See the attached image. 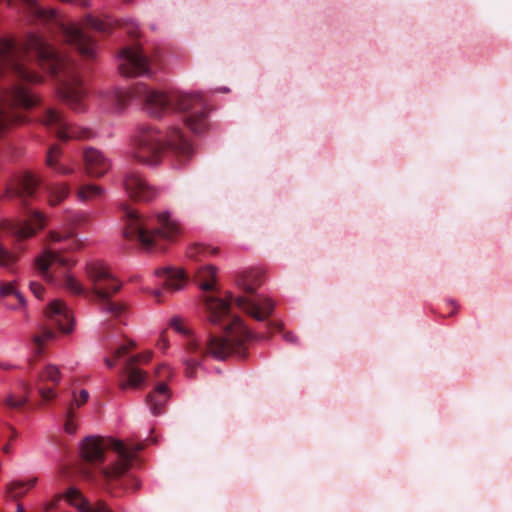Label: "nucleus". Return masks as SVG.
<instances>
[{
    "mask_svg": "<svg viewBox=\"0 0 512 512\" xmlns=\"http://www.w3.org/2000/svg\"><path fill=\"white\" fill-rule=\"evenodd\" d=\"M32 59L58 77L59 94L73 110H85V90L74 63L68 57L39 35L30 34L22 42L0 37V136L11 124L24 121L17 108L28 109L38 102L36 95L26 86L42 81V76L29 67Z\"/></svg>",
    "mask_w": 512,
    "mask_h": 512,
    "instance_id": "nucleus-1",
    "label": "nucleus"
},
{
    "mask_svg": "<svg viewBox=\"0 0 512 512\" xmlns=\"http://www.w3.org/2000/svg\"><path fill=\"white\" fill-rule=\"evenodd\" d=\"M232 301L235 302L238 308L258 321L267 320L274 310L273 301L260 295L234 298L230 293L227 300L211 295L205 296L204 303L210 322L218 324L226 319L229 322L225 325L223 334L209 333L205 344L194 338L189 339L186 344L188 356L184 360L187 377H194L195 369L206 356H211L216 360H224L233 355L240 358L245 357L247 342L257 338L248 330L240 317L231 316L230 305Z\"/></svg>",
    "mask_w": 512,
    "mask_h": 512,
    "instance_id": "nucleus-2",
    "label": "nucleus"
},
{
    "mask_svg": "<svg viewBox=\"0 0 512 512\" xmlns=\"http://www.w3.org/2000/svg\"><path fill=\"white\" fill-rule=\"evenodd\" d=\"M132 98L141 99L146 112L155 118L162 117L168 111L179 113L187 128L195 134L204 133L209 128L207 106L200 94L161 92L150 89L144 83H137L130 91L117 94L121 106Z\"/></svg>",
    "mask_w": 512,
    "mask_h": 512,
    "instance_id": "nucleus-3",
    "label": "nucleus"
},
{
    "mask_svg": "<svg viewBox=\"0 0 512 512\" xmlns=\"http://www.w3.org/2000/svg\"><path fill=\"white\" fill-rule=\"evenodd\" d=\"M167 148L180 162L189 160L193 154L191 143L179 128L172 127L163 136L158 129L144 126L135 137L131 157L141 164L152 166L160 162Z\"/></svg>",
    "mask_w": 512,
    "mask_h": 512,
    "instance_id": "nucleus-4",
    "label": "nucleus"
},
{
    "mask_svg": "<svg viewBox=\"0 0 512 512\" xmlns=\"http://www.w3.org/2000/svg\"><path fill=\"white\" fill-rule=\"evenodd\" d=\"M108 449L116 452L117 460L111 466L102 468L100 474L107 490L111 491L114 483L130 469L136 453L142 450L143 446L136 445L132 448L116 439L89 436L82 441L80 453L87 464L100 465L105 461V452Z\"/></svg>",
    "mask_w": 512,
    "mask_h": 512,
    "instance_id": "nucleus-5",
    "label": "nucleus"
},
{
    "mask_svg": "<svg viewBox=\"0 0 512 512\" xmlns=\"http://www.w3.org/2000/svg\"><path fill=\"white\" fill-rule=\"evenodd\" d=\"M122 209L125 219L124 238L137 242L144 249L157 247L161 239L171 240L179 231L178 224L170 219L168 213L144 217L126 204Z\"/></svg>",
    "mask_w": 512,
    "mask_h": 512,
    "instance_id": "nucleus-6",
    "label": "nucleus"
},
{
    "mask_svg": "<svg viewBox=\"0 0 512 512\" xmlns=\"http://www.w3.org/2000/svg\"><path fill=\"white\" fill-rule=\"evenodd\" d=\"M86 272L93 284V295L98 299L102 310L115 318L123 316L127 311L126 306L110 300L119 291L120 284L107 267L103 263L95 262L87 265Z\"/></svg>",
    "mask_w": 512,
    "mask_h": 512,
    "instance_id": "nucleus-7",
    "label": "nucleus"
},
{
    "mask_svg": "<svg viewBox=\"0 0 512 512\" xmlns=\"http://www.w3.org/2000/svg\"><path fill=\"white\" fill-rule=\"evenodd\" d=\"M73 316L64 302L54 300L46 309V323L41 332L33 337L34 349L37 355L43 351L45 343L55 338L54 328L63 333H69L73 329Z\"/></svg>",
    "mask_w": 512,
    "mask_h": 512,
    "instance_id": "nucleus-8",
    "label": "nucleus"
},
{
    "mask_svg": "<svg viewBox=\"0 0 512 512\" xmlns=\"http://www.w3.org/2000/svg\"><path fill=\"white\" fill-rule=\"evenodd\" d=\"M46 225V218L38 211H32L28 219L24 221H6L0 224V231L10 234L19 240L32 237L37 230H41ZM16 261V256L10 253L0 244V266L10 269Z\"/></svg>",
    "mask_w": 512,
    "mask_h": 512,
    "instance_id": "nucleus-9",
    "label": "nucleus"
},
{
    "mask_svg": "<svg viewBox=\"0 0 512 512\" xmlns=\"http://www.w3.org/2000/svg\"><path fill=\"white\" fill-rule=\"evenodd\" d=\"M42 122L49 129L54 130L56 136L62 141L89 139L92 136L91 130L69 124L59 111L52 108L45 111Z\"/></svg>",
    "mask_w": 512,
    "mask_h": 512,
    "instance_id": "nucleus-10",
    "label": "nucleus"
},
{
    "mask_svg": "<svg viewBox=\"0 0 512 512\" xmlns=\"http://www.w3.org/2000/svg\"><path fill=\"white\" fill-rule=\"evenodd\" d=\"M119 61L120 73L126 77L145 75L150 70L148 58L137 46L122 49Z\"/></svg>",
    "mask_w": 512,
    "mask_h": 512,
    "instance_id": "nucleus-11",
    "label": "nucleus"
},
{
    "mask_svg": "<svg viewBox=\"0 0 512 512\" xmlns=\"http://www.w3.org/2000/svg\"><path fill=\"white\" fill-rule=\"evenodd\" d=\"M123 186L128 196L135 201L149 202L155 199L159 193L136 171H129L125 174Z\"/></svg>",
    "mask_w": 512,
    "mask_h": 512,
    "instance_id": "nucleus-12",
    "label": "nucleus"
},
{
    "mask_svg": "<svg viewBox=\"0 0 512 512\" xmlns=\"http://www.w3.org/2000/svg\"><path fill=\"white\" fill-rule=\"evenodd\" d=\"M152 358V352L137 354L130 357L124 364L122 375L126 376V380L119 383L121 390H126L128 387L138 388L145 382L147 374L137 367L138 363H147Z\"/></svg>",
    "mask_w": 512,
    "mask_h": 512,
    "instance_id": "nucleus-13",
    "label": "nucleus"
},
{
    "mask_svg": "<svg viewBox=\"0 0 512 512\" xmlns=\"http://www.w3.org/2000/svg\"><path fill=\"white\" fill-rule=\"evenodd\" d=\"M62 34L65 41L73 45L83 57L88 59L94 57L96 43L82 28L75 24L63 25Z\"/></svg>",
    "mask_w": 512,
    "mask_h": 512,
    "instance_id": "nucleus-14",
    "label": "nucleus"
},
{
    "mask_svg": "<svg viewBox=\"0 0 512 512\" xmlns=\"http://www.w3.org/2000/svg\"><path fill=\"white\" fill-rule=\"evenodd\" d=\"M36 268L41 276L48 282H54L58 268H66L71 265L70 260L54 250H46L36 259Z\"/></svg>",
    "mask_w": 512,
    "mask_h": 512,
    "instance_id": "nucleus-15",
    "label": "nucleus"
},
{
    "mask_svg": "<svg viewBox=\"0 0 512 512\" xmlns=\"http://www.w3.org/2000/svg\"><path fill=\"white\" fill-rule=\"evenodd\" d=\"M40 180L32 173H24L16 177L5 189L4 197L20 198L23 202L32 197L39 186Z\"/></svg>",
    "mask_w": 512,
    "mask_h": 512,
    "instance_id": "nucleus-16",
    "label": "nucleus"
},
{
    "mask_svg": "<svg viewBox=\"0 0 512 512\" xmlns=\"http://www.w3.org/2000/svg\"><path fill=\"white\" fill-rule=\"evenodd\" d=\"M86 173L93 178L103 177L111 167L110 159L100 150L87 147L83 151Z\"/></svg>",
    "mask_w": 512,
    "mask_h": 512,
    "instance_id": "nucleus-17",
    "label": "nucleus"
},
{
    "mask_svg": "<svg viewBox=\"0 0 512 512\" xmlns=\"http://www.w3.org/2000/svg\"><path fill=\"white\" fill-rule=\"evenodd\" d=\"M61 379V373L57 366L49 364L39 374L37 380V390L44 401L52 400L56 397V392L53 387L46 386L47 382H51L53 385H58Z\"/></svg>",
    "mask_w": 512,
    "mask_h": 512,
    "instance_id": "nucleus-18",
    "label": "nucleus"
},
{
    "mask_svg": "<svg viewBox=\"0 0 512 512\" xmlns=\"http://www.w3.org/2000/svg\"><path fill=\"white\" fill-rule=\"evenodd\" d=\"M156 274L163 278V289L153 291L154 297L160 301L164 292H174L180 290L186 282V275L182 270L162 269L156 271Z\"/></svg>",
    "mask_w": 512,
    "mask_h": 512,
    "instance_id": "nucleus-19",
    "label": "nucleus"
},
{
    "mask_svg": "<svg viewBox=\"0 0 512 512\" xmlns=\"http://www.w3.org/2000/svg\"><path fill=\"white\" fill-rule=\"evenodd\" d=\"M66 500L77 508L80 512H113L105 501L99 500L91 505L81 491L75 487H70L64 494Z\"/></svg>",
    "mask_w": 512,
    "mask_h": 512,
    "instance_id": "nucleus-20",
    "label": "nucleus"
},
{
    "mask_svg": "<svg viewBox=\"0 0 512 512\" xmlns=\"http://www.w3.org/2000/svg\"><path fill=\"white\" fill-rule=\"evenodd\" d=\"M170 397L168 387L164 381L159 382L154 391L149 393L146 397V403L155 416L164 412V407Z\"/></svg>",
    "mask_w": 512,
    "mask_h": 512,
    "instance_id": "nucleus-21",
    "label": "nucleus"
},
{
    "mask_svg": "<svg viewBox=\"0 0 512 512\" xmlns=\"http://www.w3.org/2000/svg\"><path fill=\"white\" fill-rule=\"evenodd\" d=\"M0 296L5 300L10 298L16 299L18 304H8V307L13 310H22L25 316H28L25 309L26 300L24 296L17 290L15 282H0Z\"/></svg>",
    "mask_w": 512,
    "mask_h": 512,
    "instance_id": "nucleus-22",
    "label": "nucleus"
},
{
    "mask_svg": "<svg viewBox=\"0 0 512 512\" xmlns=\"http://www.w3.org/2000/svg\"><path fill=\"white\" fill-rule=\"evenodd\" d=\"M217 267L205 265L195 272V280L198 286L205 292L214 290L216 282Z\"/></svg>",
    "mask_w": 512,
    "mask_h": 512,
    "instance_id": "nucleus-23",
    "label": "nucleus"
},
{
    "mask_svg": "<svg viewBox=\"0 0 512 512\" xmlns=\"http://www.w3.org/2000/svg\"><path fill=\"white\" fill-rule=\"evenodd\" d=\"M61 149L58 145H52L46 155V165L51 169L55 170L57 173L62 175H67L72 173V169L66 167L59 163V158L61 156Z\"/></svg>",
    "mask_w": 512,
    "mask_h": 512,
    "instance_id": "nucleus-24",
    "label": "nucleus"
},
{
    "mask_svg": "<svg viewBox=\"0 0 512 512\" xmlns=\"http://www.w3.org/2000/svg\"><path fill=\"white\" fill-rule=\"evenodd\" d=\"M37 483V478H31L28 481H14L7 486V494L13 499L17 500L23 497L30 489Z\"/></svg>",
    "mask_w": 512,
    "mask_h": 512,
    "instance_id": "nucleus-25",
    "label": "nucleus"
},
{
    "mask_svg": "<svg viewBox=\"0 0 512 512\" xmlns=\"http://www.w3.org/2000/svg\"><path fill=\"white\" fill-rule=\"evenodd\" d=\"M104 194V189L97 184H85L78 188L76 196L82 202L94 201Z\"/></svg>",
    "mask_w": 512,
    "mask_h": 512,
    "instance_id": "nucleus-26",
    "label": "nucleus"
},
{
    "mask_svg": "<svg viewBox=\"0 0 512 512\" xmlns=\"http://www.w3.org/2000/svg\"><path fill=\"white\" fill-rule=\"evenodd\" d=\"M70 193L67 184H55L49 188V203L52 206L60 204Z\"/></svg>",
    "mask_w": 512,
    "mask_h": 512,
    "instance_id": "nucleus-27",
    "label": "nucleus"
},
{
    "mask_svg": "<svg viewBox=\"0 0 512 512\" xmlns=\"http://www.w3.org/2000/svg\"><path fill=\"white\" fill-rule=\"evenodd\" d=\"M219 251V248H210L202 244H195L191 246L187 251V256L192 260H201L207 255H215Z\"/></svg>",
    "mask_w": 512,
    "mask_h": 512,
    "instance_id": "nucleus-28",
    "label": "nucleus"
},
{
    "mask_svg": "<svg viewBox=\"0 0 512 512\" xmlns=\"http://www.w3.org/2000/svg\"><path fill=\"white\" fill-rule=\"evenodd\" d=\"M237 284L242 287L245 293L252 295L257 289L255 276L251 272H245L238 280Z\"/></svg>",
    "mask_w": 512,
    "mask_h": 512,
    "instance_id": "nucleus-29",
    "label": "nucleus"
},
{
    "mask_svg": "<svg viewBox=\"0 0 512 512\" xmlns=\"http://www.w3.org/2000/svg\"><path fill=\"white\" fill-rule=\"evenodd\" d=\"M85 23L86 27L91 28L97 32L108 33L111 30V25L108 22H105L91 15L86 17Z\"/></svg>",
    "mask_w": 512,
    "mask_h": 512,
    "instance_id": "nucleus-30",
    "label": "nucleus"
},
{
    "mask_svg": "<svg viewBox=\"0 0 512 512\" xmlns=\"http://www.w3.org/2000/svg\"><path fill=\"white\" fill-rule=\"evenodd\" d=\"M64 287L75 295H87L84 287L71 275H66L63 280Z\"/></svg>",
    "mask_w": 512,
    "mask_h": 512,
    "instance_id": "nucleus-31",
    "label": "nucleus"
},
{
    "mask_svg": "<svg viewBox=\"0 0 512 512\" xmlns=\"http://www.w3.org/2000/svg\"><path fill=\"white\" fill-rule=\"evenodd\" d=\"M31 14L43 18L46 17V11L38 5V0H21Z\"/></svg>",
    "mask_w": 512,
    "mask_h": 512,
    "instance_id": "nucleus-32",
    "label": "nucleus"
},
{
    "mask_svg": "<svg viewBox=\"0 0 512 512\" xmlns=\"http://www.w3.org/2000/svg\"><path fill=\"white\" fill-rule=\"evenodd\" d=\"M75 412L73 410V404H70L66 411L65 431L69 434L76 432V424L74 423Z\"/></svg>",
    "mask_w": 512,
    "mask_h": 512,
    "instance_id": "nucleus-33",
    "label": "nucleus"
},
{
    "mask_svg": "<svg viewBox=\"0 0 512 512\" xmlns=\"http://www.w3.org/2000/svg\"><path fill=\"white\" fill-rule=\"evenodd\" d=\"M26 401L27 399L25 397H15L10 395L6 398L5 404L9 408L19 409L25 405Z\"/></svg>",
    "mask_w": 512,
    "mask_h": 512,
    "instance_id": "nucleus-34",
    "label": "nucleus"
},
{
    "mask_svg": "<svg viewBox=\"0 0 512 512\" xmlns=\"http://www.w3.org/2000/svg\"><path fill=\"white\" fill-rule=\"evenodd\" d=\"M170 326L175 329L178 333L189 336L190 330L185 327L183 321L179 318H173L170 322Z\"/></svg>",
    "mask_w": 512,
    "mask_h": 512,
    "instance_id": "nucleus-35",
    "label": "nucleus"
},
{
    "mask_svg": "<svg viewBox=\"0 0 512 512\" xmlns=\"http://www.w3.org/2000/svg\"><path fill=\"white\" fill-rule=\"evenodd\" d=\"M29 287L35 297H37L38 299L42 298L43 293H44V287L42 284H40L36 281H31L29 284Z\"/></svg>",
    "mask_w": 512,
    "mask_h": 512,
    "instance_id": "nucleus-36",
    "label": "nucleus"
},
{
    "mask_svg": "<svg viewBox=\"0 0 512 512\" xmlns=\"http://www.w3.org/2000/svg\"><path fill=\"white\" fill-rule=\"evenodd\" d=\"M89 398V393L87 390H81L78 396H74V400L71 404H76L77 407L82 406L87 402Z\"/></svg>",
    "mask_w": 512,
    "mask_h": 512,
    "instance_id": "nucleus-37",
    "label": "nucleus"
},
{
    "mask_svg": "<svg viewBox=\"0 0 512 512\" xmlns=\"http://www.w3.org/2000/svg\"><path fill=\"white\" fill-rule=\"evenodd\" d=\"M133 347H135V344H134L133 341H130V345L129 346L121 345L120 347L115 349L114 352H113V355H114L115 359H119V358L123 357L124 355L127 354L129 348H133Z\"/></svg>",
    "mask_w": 512,
    "mask_h": 512,
    "instance_id": "nucleus-38",
    "label": "nucleus"
},
{
    "mask_svg": "<svg viewBox=\"0 0 512 512\" xmlns=\"http://www.w3.org/2000/svg\"><path fill=\"white\" fill-rule=\"evenodd\" d=\"M171 374H172V371H171L170 367H168L165 364L160 365L156 369V375L160 378H163V379L169 378L171 376Z\"/></svg>",
    "mask_w": 512,
    "mask_h": 512,
    "instance_id": "nucleus-39",
    "label": "nucleus"
},
{
    "mask_svg": "<svg viewBox=\"0 0 512 512\" xmlns=\"http://www.w3.org/2000/svg\"><path fill=\"white\" fill-rule=\"evenodd\" d=\"M71 237V234L70 233H66V234H60L58 232H50V240L52 242H61L63 240H66L68 238Z\"/></svg>",
    "mask_w": 512,
    "mask_h": 512,
    "instance_id": "nucleus-40",
    "label": "nucleus"
},
{
    "mask_svg": "<svg viewBox=\"0 0 512 512\" xmlns=\"http://www.w3.org/2000/svg\"><path fill=\"white\" fill-rule=\"evenodd\" d=\"M169 344H168V339L166 337V334L165 332H163L157 342V347L162 350V351H165L167 348H168Z\"/></svg>",
    "mask_w": 512,
    "mask_h": 512,
    "instance_id": "nucleus-41",
    "label": "nucleus"
},
{
    "mask_svg": "<svg viewBox=\"0 0 512 512\" xmlns=\"http://www.w3.org/2000/svg\"><path fill=\"white\" fill-rule=\"evenodd\" d=\"M82 474L89 481H94L95 480V475H94V473L92 472V470L89 467H83L82 468Z\"/></svg>",
    "mask_w": 512,
    "mask_h": 512,
    "instance_id": "nucleus-42",
    "label": "nucleus"
},
{
    "mask_svg": "<svg viewBox=\"0 0 512 512\" xmlns=\"http://www.w3.org/2000/svg\"><path fill=\"white\" fill-rule=\"evenodd\" d=\"M266 326H267V330L270 333H273L275 331H281V329H282L281 324L280 323H275V322H268L266 324Z\"/></svg>",
    "mask_w": 512,
    "mask_h": 512,
    "instance_id": "nucleus-43",
    "label": "nucleus"
},
{
    "mask_svg": "<svg viewBox=\"0 0 512 512\" xmlns=\"http://www.w3.org/2000/svg\"><path fill=\"white\" fill-rule=\"evenodd\" d=\"M61 499L62 496L57 495L50 503L47 504L46 510L49 511L55 509L57 507V504L61 501Z\"/></svg>",
    "mask_w": 512,
    "mask_h": 512,
    "instance_id": "nucleus-44",
    "label": "nucleus"
},
{
    "mask_svg": "<svg viewBox=\"0 0 512 512\" xmlns=\"http://www.w3.org/2000/svg\"><path fill=\"white\" fill-rule=\"evenodd\" d=\"M127 32L132 35L136 36L137 34V25L134 22L127 23Z\"/></svg>",
    "mask_w": 512,
    "mask_h": 512,
    "instance_id": "nucleus-45",
    "label": "nucleus"
},
{
    "mask_svg": "<svg viewBox=\"0 0 512 512\" xmlns=\"http://www.w3.org/2000/svg\"><path fill=\"white\" fill-rule=\"evenodd\" d=\"M284 339H285L286 341L290 342V343H296V341H297L296 336H294V335H293L292 333H290V332H286V333L284 334Z\"/></svg>",
    "mask_w": 512,
    "mask_h": 512,
    "instance_id": "nucleus-46",
    "label": "nucleus"
},
{
    "mask_svg": "<svg viewBox=\"0 0 512 512\" xmlns=\"http://www.w3.org/2000/svg\"><path fill=\"white\" fill-rule=\"evenodd\" d=\"M105 364L107 365V367L112 368V367H114L115 362L113 360L109 359V358H106L105 359Z\"/></svg>",
    "mask_w": 512,
    "mask_h": 512,
    "instance_id": "nucleus-47",
    "label": "nucleus"
},
{
    "mask_svg": "<svg viewBox=\"0 0 512 512\" xmlns=\"http://www.w3.org/2000/svg\"><path fill=\"white\" fill-rule=\"evenodd\" d=\"M8 304H14V305H17L18 302L16 299H13V298H10L8 300H6V305L8 306Z\"/></svg>",
    "mask_w": 512,
    "mask_h": 512,
    "instance_id": "nucleus-48",
    "label": "nucleus"
},
{
    "mask_svg": "<svg viewBox=\"0 0 512 512\" xmlns=\"http://www.w3.org/2000/svg\"><path fill=\"white\" fill-rule=\"evenodd\" d=\"M16 512H25V509L21 503L17 504Z\"/></svg>",
    "mask_w": 512,
    "mask_h": 512,
    "instance_id": "nucleus-49",
    "label": "nucleus"
},
{
    "mask_svg": "<svg viewBox=\"0 0 512 512\" xmlns=\"http://www.w3.org/2000/svg\"><path fill=\"white\" fill-rule=\"evenodd\" d=\"M11 432H12V434H11V439L16 438V437H17V432H16V430H14L13 428H11Z\"/></svg>",
    "mask_w": 512,
    "mask_h": 512,
    "instance_id": "nucleus-50",
    "label": "nucleus"
},
{
    "mask_svg": "<svg viewBox=\"0 0 512 512\" xmlns=\"http://www.w3.org/2000/svg\"><path fill=\"white\" fill-rule=\"evenodd\" d=\"M3 451H4L5 453H9V451H10V446H9L8 444H7V445H5V446L3 447Z\"/></svg>",
    "mask_w": 512,
    "mask_h": 512,
    "instance_id": "nucleus-51",
    "label": "nucleus"
},
{
    "mask_svg": "<svg viewBox=\"0 0 512 512\" xmlns=\"http://www.w3.org/2000/svg\"><path fill=\"white\" fill-rule=\"evenodd\" d=\"M133 481L135 482V489H138V488H139V486H140V484H139L138 480L133 479Z\"/></svg>",
    "mask_w": 512,
    "mask_h": 512,
    "instance_id": "nucleus-52",
    "label": "nucleus"
},
{
    "mask_svg": "<svg viewBox=\"0 0 512 512\" xmlns=\"http://www.w3.org/2000/svg\"><path fill=\"white\" fill-rule=\"evenodd\" d=\"M10 366H7V365H3V364H0V368H3V369H8Z\"/></svg>",
    "mask_w": 512,
    "mask_h": 512,
    "instance_id": "nucleus-53",
    "label": "nucleus"
},
{
    "mask_svg": "<svg viewBox=\"0 0 512 512\" xmlns=\"http://www.w3.org/2000/svg\"><path fill=\"white\" fill-rule=\"evenodd\" d=\"M25 389H30V386L28 384L25 385Z\"/></svg>",
    "mask_w": 512,
    "mask_h": 512,
    "instance_id": "nucleus-54",
    "label": "nucleus"
}]
</instances>
